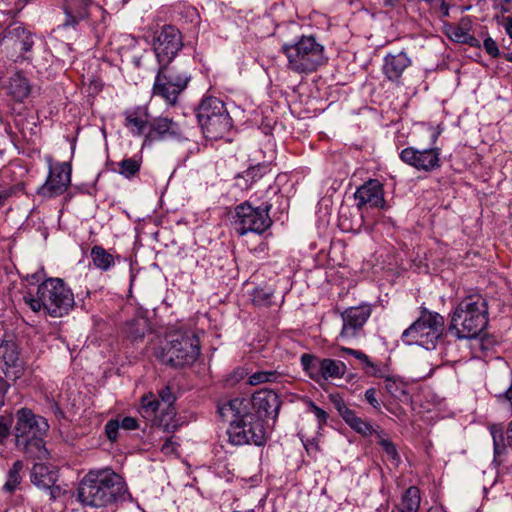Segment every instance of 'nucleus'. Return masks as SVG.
Instances as JSON below:
<instances>
[{
    "label": "nucleus",
    "instance_id": "nucleus-25",
    "mask_svg": "<svg viewBox=\"0 0 512 512\" xmlns=\"http://www.w3.org/2000/svg\"><path fill=\"white\" fill-rule=\"evenodd\" d=\"M90 5L89 0H65L63 26L75 27L80 21L88 18Z\"/></svg>",
    "mask_w": 512,
    "mask_h": 512
},
{
    "label": "nucleus",
    "instance_id": "nucleus-44",
    "mask_svg": "<svg viewBox=\"0 0 512 512\" xmlns=\"http://www.w3.org/2000/svg\"><path fill=\"white\" fill-rule=\"evenodd\" d=\"M23 190V183L10 185L0 189V208L4 207L10 198L17 196Z\"/></svg>",
    "mask_w": 512,
    "mask_h": 512
},
{
    "label": "nucleus",
    "instance_id": "nucleus-62",
    "mask_svg": "<svg viewBox=\"0 0 512 512\" xmlns=\"http://www.w3.org/2000/svg\"><path fill=\"white\" fill-rule=\"evenodd\" d=\"M234 376H235L236 381L242 379L244 377V370L243 369L236 370Z\"/></svg>",
    "mask_w": 512,
    "mask_h": 512
},
{
    "label": "nucleus",
    "instance_id": "nucleus-30",
    "mask_svg": "<svg viewBox=\"0 0 512 512\" xmlns=\"http://www.w3.org/2000/svg\"><path fill=\"white\" fill-rule=\"evenodd\" d=\"M321 368V381L330 378H342L347 370L346 364L340 360L324 358L322 359Z\"/></svg>",
    "mask_w": 512,
    "mask_h": 512
},
{
    "label": "nucleus",
    "instance_id": "nucleus-37",
    "mask_svg": "<svg viewBox=\"0 0 512 512\" xmlns=\"http://www.w3.org/2000/svg\"><path fill=\"white\" fill-rule=\"evenodd\" d=\"M420 506V491L417 487H409L402 496L401 504L398 506L405 512H418Z\"/></svg>",
    "mask_w": 512,
    "mask_h": 512
},
{
    "label": "nucleus",
    "instance_id": "nucleus-4",
    "mask_svg": "<svg viewBox=\"0 0 512 512\" xmlns=\"http://www.w3.org/2000/svg\"><path fill=\"white\" fill-rule=\"evenodd\" d=\"M281 51L287 58V68L298 74L315 72L328 61L325 47L312 35H302L294 42L284 43Z\"/></svg>",
    "mask_w": 512,
    "mask_h": 512
},
{
    "label": "nucleus",
    "instance_id": "nucleus-10",
    "mask_svg": "<svg viewBox=\"0 0 512 512\" xmlns=\"http://www.w3.org/2000/svg\"><path fill=\"white\" fill-rule=\"evenodd\" d=\"M227 435L233 445L254 444L261 446L266 442V433L262 420L250 413L245 417L232 420Z\"/></svg>",
    "mask_w": 512,
    "mask_h": 512
},
{
    "label": "nucleus",
    "instance_id": "nucleus-9",
    "mask_svg": "<svg viewBox=\"0 0 512 512\" xmlns=\"http://www.w3.org/2000/svg\"><path fill=\"white\" fill-rule=\"evenodd\" d=\"M159 399L152 393L145 394L141 399V407L145 414L154 415L158 425L164 431H174L177 428L176 410L174 402L176 400L170 387H163L158 392Z\"/></svg>",
    "mask_w": 512,
    "mask_h": 512
},
{
    "label": "nucleus",
    "instance_id": "nucleus-27",
    "mask_svg": "<svg viewBox=\"0 0 512 512\" xmlns=\"http://www.w3.org/2000/svg\"><path fill=\"white\" fill-rule=\"evenodd\" d=\"M31 482L43 489L44 487H51L56 484L58 480V471L55 467L48 466L42 463H36L31 469Z\"/></svg>",
    "mask_w": 512,
    "mask_h": 512
},
{
    "label": "nucleus",
    "instance_id": "nucleus-39",
    "mask_svg": "<svg viewBox=\"0 0 512 512\" xmlns=\"http://www.w3.org/2000/svg\"><path fill=\"white\" fill-rule=\"evenodd\" d=\"M385 390L393 397L400 400L408 395L405 384L394 376H388L385 379Z\"/></svg>",
    "mask_w": 512,
    "mask_h": 512
},
{
    "label": "nucleus",
    "instance_id": "nucleus-26",
    "mask_svg": "<svg viewBox=\"0 0 512 512\" xmlns=\"http://www.w3.org/2000/svg\"><path fill=\"white\" fill-rule=\"evenodd\" d=\"M184 90L179 83H172L167 80L166 75L157 73L153 84V94L162 98L166 103L174 105Z\"/></svg>",
    "mask_w": 512,
    "mask_h": 512
},
{
    "label": "nucleus",
    "instance_id": "nucleus-18",
    "mask_svg": "<svg viewBox=\"0 0 512 512\" xmlns=\"http://www.w3.org/2000/svg\"><path fill=\"white\" fill-rule=\"evenodd\" d=\"M183 136L178 123L167 117L154 119L146 133V142L180 139Z\"/></svg>",
    "mask_w": 512,
    "mask_h": 512
},
{
    "label": "nucleus",
    "instance_id": "nucleus-14",
    "mask_svg": "<svg viewBox=\"0 0 512 512\" xmlns=\"http://www.w3.org/2000/svg\"><path fill=\"white\" fill-rule=\"evenodd\" d=\"M15 418L14 436L16 442H23V439L26 440L37 436H44L49 429L46 419L35 415L28 408L19 409L15 414Z\"/></svg>",
    "mask_w": 512,
    "mask_h": 512
},
{
    "label": "nucleus",
    "instance_id": "nucleus-41",
    "mask_svg": "<svg viewBox=\"0 0 512 512\" xmlns=\"http://www.w3.org/2000/svg\"><path fill=\"white\" fill-rule=\"evenodd\" d=\"M274 291L270 287H259L253 291V302L259 306H269L272 304Z\"/></svg>",
    "mask_w": 512,
    "mask_h": 512
},
{
    "label": "nucleus",
    "instance_id": "nucleus-46",
    "mask_svg": "<svg viewBox=\"0 0 512 512\" xmlns=\"http://www.w3.org/2000/svg\"><path fill=\"white\" fill-rule=\"evenodd\" d=\"M363 368L365 369L367 374L374 376V377L386 379V377L389 376L387 374V369L385 366L381 367V366L373 363L370 359H369V363H365Z\"/></svg>",
    "mask_w": 512,
    "mask_h": 512
},
{
    "label": "nucleus",
    "instance_id": "nucleus-59",
    "mask_svg": "<svg viewBox=\"0 0 512 512\" xmlns=\"http://www.w3.org/2000/svg\"><path fill=\"white\" fill-rule=\"evenodd\" d=\"M9 389V384L0 376V395H4Z\"/></svg>",
    "mask_w": 512,
    "mask_h": 512
},
{
    "label": "nucleus",
    "instance_id": "nucleus-53",
    "mask_svg": "<svg viewBox=\"0 0 512 512\" xmlns=\"http://www.w3.org/2000/svg\"><path fill=\"white\" fill-rule=\"evenodd\" d=\"M365 399L375 409H380V403L376 398V389L375 388H369L365 391Z\"/></svg>",
    "mask_w": 512,
    "mask_h": 512
},
{
    "label": "nucleus",
    "instance_id": "nucleus-29",
    "mask_svg": "<svg viewBox=\"0 0 512 512\" xmlns=\"http://www.w3.org/2000/svg\"><path fill=\"white\" fill-rule=\"evenodd\" d=\"M8 91L15 101L22 102L30 95L31 86L29 81L17 72L10 77Z\"/></svg>",
    "mask_w": 512,
    "mask_h": 512
},
{
    "label": "nucleus",
    "instance_id": "nucleus-1",
    "mask_svg": "<svg viewBox=\"0 0 512 512\" xmlns=\"http://www.w3.org/2000/svg\"><path fill=\"white\" fill-rule=\"evenodd\" d=\"M23 301L33 312L53 318L68 315L75 304L71 289L60 278H48L35 289L29 288Z\"/></svg>",
    "mask_w": 512,
    "mask_h": 512
},
{
    "label": "nucleus",
    "instance_id": "nucleus-64",
    "mask_svg": "<svg viewBox=\"0 0 512 512\" xmlns=\"http://www.w3.org/2000/svg\"><path fill=\"white\" fill-rule=\"evenodd\" d=\"M503 57L509 61V62H512V52H509V53H505L503 54Z\"/></svg>",
    "mask_w": 512,
    "mask_h": 512
},
{
    "label": "nucleus",
    "instance_id": "nucleus-42",
    "mask_svg": "<svg viewBox=\"0 0 512 512\" xmlns=\"http://www.w3.org/2000/svg\"><path fill=\"white\" fill-rule=\"evenodd\" d=\"M491 387L495 392V396L498 398V401L512 411V371L510 372V384L508 388L504 385L501 389H497L493 384H491Z\"/></svg>",
    "mask_w": 512,
    "mask_h": 512
},
{
    "label": "nucleus",
    "instance_id": "nucleus-51",
    "mask_svg": "<svg viewBox=\"0 0 512 512\" xmlns=\"http://www.w3.org/2000/svg\"><path fill=\"white\" fill-rule=\"evenodd\" d=\"M177 446V442H175L172 437H168L161 445V452L166 455L172 454L176 451Z\"/></svg>",
    "mask_w": 512,
    "mask_h": 512
},
{
    "label": "nucleus",
    "instance_id": "nucleus-45",
    "mask_svg": "<svg viewBox=\"0 0 512 512\" xmlns=\"http://www.w3.org/2000/svg\"><path fill=\"white\" fill-rule=\"evenodd\" d=\"M308 409L311 413H313L318 422V428L322 429L323 426L327 423L328 413L322 408L318 407L313 401L309 400Z\"/></svg>",
    "mask_w": 512,
    "mask_h": 512
},
{
    "label": "nucleus",
    "instance_id": "nucleus-11",
    "mask_svg": "<svg viewBox=\"0 0 512 512\" xmlns=\"http://www.w3.org/2000/svg\"><path fill=\"white\" fill-rule=\"evenodd\" d=\"M373 305L362 303L358 306L348 307L341 313L342 328L338 339L350 343L364 336V326L370 318Z\"/></svg>",
    "mask_w": 512,
    "mask_h": 512
},
{
    "label": "nucleus",
    "instance_id": "nucleus-38",
    "mask_svg": "<svg viewBox=\"0 0 512 512\" xmlns=\"http://www.w3.org/2000/svg\"><path fill=\"white\" fill-rule=\"evenodd\" d=\"M141 162V158H125L118 163V173L127 179H131L139 173Z\"/></svg>",
    "mask_w": 512,
    "mask_h": 512
},
{
    "label": "nucleus",
    "instance_id": "nucleus-52",
    "mask_svg": "<svg viewBox=\"0 0 512 512\" xmlns=\"http://www.w3.org/2000/svg\"><path fill=\"white\" fill-rule=\"evenodd\" d=\"M303 445L310 455L315 456L319 452V445L315 438L303 440Z\"/></svg>",
    "mask_w": 512,
    "mask_h": 512
},
{
    "label": "nucleus",
    "instance_id": "nucleus-17",
    "mask_svg": "<svg viewBox=\"0 0 512 512\" xmlns=\"http://www.w3.org/2000/svg\"><path fill=\"white\" fill-rule=\"evenodd\" d=\"M250 406L257 412L258 419H276L280 410L281 402L278 395L271 390H259L248 399Z\"/></svg>",
    "mask_w": 512,
    "mask_h": 512
},
{
    "label": "nucleus",
    "instance_id": "nucleus-49",
    "mask_svg": "<svg viewBox=\"0 0 512 512\" xmlns=\"http://www.w3.org/2000/svg\"><path fill=\"white\" fill-rule=\"evenodd\" d=\"M483 48L488 55L497 58L501 55L497 43L491 37H487L483 41Z\"/></svg>",
    "mask_w": 512,
    "mask_h": 512
},
{
    "label": "nucleus",
    "instance_id": "nucleus-22",
    "mask_svg": "<svg viewBox=\"0 0 512 512\" xmlns=\"http://www.w3.org/2000/svg\"><path fill=\"white\" fill-rule=\"evenodd\" d=\"M0 360L4 362V364L12 368L13 371L10 374V371L5 373L6 377L16 380L21 372H22V364L19 358V350L15 341L12 339L2 340L0 343Z\"/></svg>",
    "mask_w": 512,
    "mask_h": 512
},
{
    "label": "nucleus",
    "instance_id": "nucleus-48",
    "mask_svg": "<svg viewBox=\"0 0 512 512\" xmlns=\"http://www.w3.org/2000/svg\"><path fill=\"white\" fill-rule=\"evenodd\" d=\"M120 423L118 420H110L105 425V434L110 441H115L118 437Z\"/></svg>",
    "mask_w": 512,
    "mask_h": 512
},
{
    "label": "nucleus",
    "instance_id": "nucleus-23",
    "mask_svg": "<svg viewBox=\"0 0 512 512\" xmlns=\"http://www.w3.org/2000/svg\"><path fill=\"white\" fill-rule=\"evenodd\" d=\"M218 413L223 420L231 423L232 420L241 419L251 413L250 402L248 399L238 397L223 400L218 403Z\"/></svg>",
    "mask_w": 512,
    "mask_h": 512
},
{
    "label": "nucleus",
    "instance_id": "nucleus-55",
    "mask_svg": "<svg viewBox=\"0 0 512 512\" xmlns=\"http://www.w3.org/2000/svg\"><path fill=\"white\" fill-rule=\"evenodd\" d=\"M43 490H47L49 492L51 500H56L62 493L61 487L55 484H53L51 487H44Z\"/></svg>",
    "mask_w": 512,
    "mask_h": 512
},
{
    "label": "nucleus",
    "instance_id": "nucleus-7",
    "mask_svg": "<svg viewBox=\"0 0 512 512\" xmlns=\"http://www.w3.org/2000/svg\"><path fill=\"white\" fill-rule=\"evenodd\" d=\"M444 331V317L437 312L423 309L419 318L402 333L401 339L407 345H419L426 349L435 347Z\"/></svg>",
    "mask_w": 512,
    "mask_h": 512
},
{
    "label": "nucleus",
    "instance_id": "nucleus-5",
    "mask_svg": "<svg viewBox=\"0 0 512 512\" xmlns=\"http://www.w3.org/2000/svg\"><path fill=\"white\" fill-rule=\"evenodd\" d=\"M196 115L204 136L210 140L224 138L233 126L224 102L216 97L202 99Z\"/></svg>",
    "mask_w": 512,
    "mask_h": 512
},
{
    "label": "nucleus",
    "instance_id": "nucleus-15",
    "mask_svg": "<svg viewBox=\"0 0 512 512\" xmlns=\"http://www.w3.org/2000/svg\"><path fill=\"white\" fill-rule=\"evenodd\" d=\"M71 182V167L68 163L50 165L48 177L37 193L40 196L51 198L63 194Z\"/></svg>",
    "mask_w": 512,
    "mask_h": 512
},
{
    "label": "nucleus",
    "instance_id": "nucleus-2",
    "mask_svg": "<svg viewBox=\"0 0 512 512\" xmlns=\"http://www.w3.org/2000/svg\"><path fill=\"white\" fill-rule=\"evenodd\" d=\"M127 488L123 478L110 469L89 471L78 488L79 501L91 507H106L122 498Z\"/></svg>",
    "mask_w": 512,
    "mask_h": 512
},
{
    "label": "nucleus",
    "instance_id": "nucleus-21",
    "mask_svg": "<svg viewBox=\"0 0 512 512\" xmlns=\"http://www.w3.org/2000/svg\"><path fill=\"white\" fill-rule=\"evenodd\" d=\"M125 118L124 126L128 131L136 137L145 136L149 130L150 115L148 108L145 106H137L127 109L123 112Z\"/></svg>",
    "mask_w": 512,
    "mask_h": 512
},
{
    "label": "nucleus",
    "instance_id": "nucleus-47",
    "mask_svg": "<svg viewBox=\"0 0 512 512\" xmlns=\"http://www.w3.org/2000/svg\"><path fill=\"white\" fill-rule=\"evenodd\" d=\"M332 403L336 410L338 411L339 415L342 417L343 420H345L348 416V413L351 414L353 412L352 409L348 408L344 402V400L339 396H333Z\"/></svg>",
    "mask_w": 512,
    "mask_h": 512
},
{
    "label": "nucleus",
    "instance_id": "nucleus-16",
    "mask_svg": "<svg viewBox=\"0 0 512 512\" xmlns=\"http://www.w3.org/2000/svg\"><path fill=\"white\" fill-rule=\"evenodd\" d=\"M412 65V59L404 51L388 53L383 58L382 73L387 81L396 86L402 85L403 73Z\"/></svg>",
    "mask_w": 512,
    "mask_h": 512
},
{
    "label": "nucleus",
    "instance_id": "nucleus-61",
    "mask_svg": "<svg viewBox=\"0 0 512 512\" xmlns=\"http://www.w3.org/2000/svg\"><path fill=\"white\" fill-rule=\"evenodd\" d=\"M440 133H441V131L437 130V131H434L433 134L431 135V144H432V146H435Z\"/></svg>",
    "mask_w": 512,
    "mask_h": 512
},
{
    "label": "nucleus",
    "instance_id": "nucleus-50",
    "mask_svg": "<svg viewBox=\"0 0 512 512\" xmlns=\"http://www.w3.org/2000/svg\"><path fill=\"white\" fill-rule=\"evenodd\" d=\"M340 351L341 352H344V353H347L353 357H355L356 359H358L363 365L365 363H369V357L363 353L362 351L360 350H355V349H351V348H347V347H340Z\"/></svg>",
    "mask_w": 512,
    "mask_h": 512
},
{
    "label": "nucleus",
    "instance_id": "nucleus-12",
    "mask_svg": "<svg viewBox=\"0 0 512 512\" xmlns=\"http://www.w3.org/2000/svg\"><path fill=\"white\" fill-rule=\"evenodd\" d=\"M183 48V37L178 28L164 25L155 33L153 49L158 63L174 62L175 57Z\"/></svg>",
    "mask_w": 512,
    "mask_h": 512
},
{
    "label": "nucleus",
    "instance_id": "nucleus-36",
    "mask_svg": "<svg viewBox=\"0 0 512 512\" xmlns=\"http://www.w3.org/2000/svg\"><path fill=\"white\" fill-rule=\"evenodd\" d=\"M265 169L266 167L263 165H256L248 168L242 174L238 175L236 186L240 189H248L252 183L263 177Z\"/></svg>",
    "mask_w": 512,
    "mask_h": 512
},
{
    "label": "nucleus",
    "instance_id": "nucleus-35",
    "mask_svg": "<svg viewBox=\"0 0 512 512\" xmlns=\"http://www.w3.org/2000/svg\"><path fill=\"white\" fill-rule=\"evenodd\" d=\"M24 468V464L21 460H17L13 463L12 467L7 473V480L3 486V490L6 493H14L20 488L22 482L21 472Z\"/></svg>",
    "mask_w": 512,
    "mask_h": 512
},
{
    "label": "nucleus",
    "instance_id": "nucleus-20",
    "mask_svg": "<svg viewBox=\"0 0 512 512\" xmlns=\"http://www.w3.org/2000/svg\"><path fill=\"white\" fill-rule=\"evenodd\" d=\"M2 41L7 47L22 52H29L34 41L30 32L21 23H12L4 31Z\"/></svg>",
    "mask_w": 512,
    "mask_h": 512
},
{
    "label": "nucleus",
    "instance_id": "nucleus-54",
    "mask_svg": "<svg viewBox=\"0 0 512 512\" xmlns=\"http://www.w3.org/2000/svg\"><path fill=\"white\" fill-rule=\"evenodd\" d=\"M120 427L125 430H134L137 428V420L133 417H124L120 422Z\"/></svg>",
    "mask_w": 512,
    "mask_h": 512
},
{
    "label": "nucleus",
    "instance_id": "nucleus-40",
    "mask_svg": "<svg viewBox=\"0 0 512 512\" xmlns=\"http://www.w3.org/2000/svg\"><path fill=\"white\" fill-rule=\"evenodd\" d=\"M382 434V431L377 433L378 444L382 447L388 460H390L393 465L397 466L400 462V456L396 446L389 439L384 438Z\"/></svg>",
    "mask_w": 512,
    "mask_h": 512
},
{
    "label": "nucleus",
    "instance_id": "nucleus-28",
    "mask_svg": "<svg viewBox=\"0 0 512 512\" xmlns=\"http://www.w3.org/2000/svg\"><path fill=\"white\" fill-rule=\"evenodd\" d=\"M16 447L22 451L27 457L33 459H46L48 450L45 448L43 436H37L30 439H23V442H16Z\"/></svg>",
    "mask_w": 512,
    "mask_h": 512
},
{
    "label": "nucleus",
    "instance_id": "nucleus-31",
    "mask_svg": "<svg viewBox=\"0 0 512 512\" xmlns=\"http://www.w3.org/2000/svg\"><path fill=\"white\" fill-rule=\"evenodd\" d=\"M472 28V21L469 17H463L457 25L448 24L445 26L447 37L457 43H464L466 36Z\"/></svg>",
    "mask_w": 512,
    "mask_h": 512
},
{
    "label": "nucleus",
    "instance_id": "nucleus-57",
    "mask_svg": "<svg viewBox=\"0 0 512 512\" xmlns=\"http://www.w3.org/2000/svg\"><path fill=\"white\" fill-rule=\"evenodd\" d=\"M463 44H468L471 47H477V48L480 47L479 40L476 37H474L473 35H471L470 32L466 36V41H464Z\"/></svg>",
    "mask_w": 512,
    "mask_h": 512
},
{
    "label": "nucleus",
    "instance_id": "nucleus-19",
    "mask_svg": "<svg viewBox=\"0 0 512 512\" xmlns=\"http://www.w3.org/2000/svg\"><path fill=\"white\" fill-rule=\"evenodd\" d=\"M354 196L359 209L364 206L382 208L385 204L382 184L376 179H370L358 187Z\"/></svg>",
    "mask_w": 512,
    "mask_h": 512
},
{
    "label": "nucleus",
    "instance_id": "nucleus-3",
    "mask_svg": "<svg viewBox=\"0 0 512 512\" xmlns=\"http://www.w3.org/2000/svg\"><path fill=\"white\" fill-rule=\"evenodd\" d=\"M489 322L488 301L478 291L467 294L452 313L450 330L460 339L480 336Z\"/></svg>",
    "mask_w": 512,
    "mask_h": 512
},
{
    "label": "nucleus",
    "instance_id": "nucleus-56",
    "mask_svg": "<svg viewBox=\"0 0 512 512\" xmlns=\"http://www.w3.org/2000/svg\"><path fill=\"white\" fill-rule=\"evenodd\" d=\"M10 435V426L7 423L0 421V443Z\"/></svg>",
    "mask_w": 512,
    "mask_h": 512
},
{
    "label": "nucleus",
    "instance_id": "nucleus-8",
    "mask_svg": "<svg viewBox=\"0 0 512 512\" xmlns=\"http://www.w3.org/2000/svg\"><path fill=\"white\" fill-rule=\"evenodd\" d=\"M272 204L264 202L259 206H253L250 201L237 205L232 216V225L235 231L244 236L248 233L263 234L272 225L269 215Z\"/></svg>",
    "mask_w": 512,
    "mask_h": 512
},
{
    "label": "nucleus",
    "instance_id": "nucleus-58",
    "mask_svg": "<svg viewBox=\"0 0 512 512\" xmlns=\"http://www.w3.org/2000/svg\"><path fill=\"white\" fill-rule=\"evenodd\" d=\"M504 28L507 35L512 39V18L507 17L504 22Z\"/></svg>",
    "mask_w": 512,
    "mask_h": 512
},
{
    "label": "nucleus",
    "instance_id": "nucleus-63",
    "mask_svg": "<svg viewBox=\"0 0 512 512\" xmlns=\"http://www.w3.org/2000/svg\"><path fill=\"white\" fill-rule=\"evenodd\" d=\"M441 11L443 13L444 16H448L449 15V7L446 3H442L441 5Z\"/></svg>",
    "mask_w": 512,
    "mask_h": 512
},
{
    "label": "nucleus",
    "instance_id": "nucleus-33",
    "mask_svg": "<svg viewBox=\"0 0 512 512\" xmlns=\"http://www.w3.org/2000/svg\"><path fill=\"white\" fill-rule=\"evenodd\" d=\"M300 362L303 370L309 376V378L317 383L321 382L320 366L322 364V359L313 354L304 353L300 357Z\"/></svg>",
    "mask_w": 512,
    "mask_h": 512
},
{
    "label": "nucleus",
    "instance_id": "nucleus-43",
    "mask_svg": "<svg viewBox=\"0 0 512 512\" xmlns=\"http://www.w3.org/2000/svg\"><path fill=\"white\" fill-rule=\"evenodd\" d=\"M279 373L276 371H257L249 376L248 383L258 385L266 382H274L278 379Z\"/></svg>",
    "mask_w": 512,
    "mask_h": 512
},
{
    "label": "nucleus",
    "instance_id": "nucleus-24",
    "mask_svg": "<svg viewBox=\"0 0 512 512\" xmlns=\"http://www.w3.org/2000/svg\"><path fill=\"white\" fill-rule=\"evenodd\" d=\"M159 74L166 75L167 80L172 83L180 84V87L186 89L190 82L191 70L190 66L181 62L159 63Z\"/></svg>",
    "mask_w": 512,
    "mask_h": 512
},
{
    "label": "nucleus",
    "instance_id": "nucleus-32",
    "mask_svg": "<svg viewBox=\"0 0 512 512\" xmlns=\"http://www.w3.org/2000/svg\"><path fill=\"white\" fill-rule=\"evenodd\" d=\"M90 255L94 266L101 271H108L115 265L114 255L100 245L93 246Z\"/></svg>",
    "mask_w": 512,
    "mask_h": 512
},
{
    "label": "nucleus",
    "instance_id": "nucleus-6",
    "mask_svg": "<svg viewBox=\"0 0 512 512\" xmlns=\"http://www.w3.org/2000/svg\"><path fill=\"white\" fill-rule=\"evenodd\" d=\"M200 354V342L192 333H178L161 348L157 349L155 356L163 364L171 367H184L193 364Z\"/></svg>",
    "mask_w": 512,
    "mask_h": 512
},
{
    "label": "nucleus",
    "instance_id": "nucleus-13",
    "mask_svg": "<svg viewBox=\"0 0 512 512\" xmlns=\"http://www.w3.org/2000/svg\"><path fill=\"white\" fill-rule=\"evenodd\" d=\"M400 160L419 172L431 173L441 167V148L418 149L408 146L399 153Z\"/></svg>",
    "mask_w": 512,
    "mask_h": 512
},
{
    "label": "nucleus",
    "instance_id": "nucleus-34",
    "mask_svg": "<svg viewBox=\"0 0 512 512\" xmlns=\"http://www.w3.org/2000/svg\"><path fill=\"white\" fill-rule=\"evenodd\" d=\"M344 421L351 429L364 437H368L373 434L377 435V433L380 432L375 429L370 422L361 417H358L355 411H353L351 414L348 413V416Z\"/></svg>",
    "mask_w": 512,
    "mask_h": 512
},
{
    "label": "nucleus",
    "instance_id": "nucleus-60",
    "mask_svg": "<svg viewBox=\"0 0 512 512\" xmlns=\"http://www.w3.org/2000/svg\"><path fill=\"white\" fill-rule=\"evenodd\" d=\"M492 435H493V440H494L495 453L499 454L501 452V450H504V446H501L500 443L497 441L495 432H492Z\"/></svg>",
    "mask_w": 512,
    "mask_h": 512
}]
</instances>
